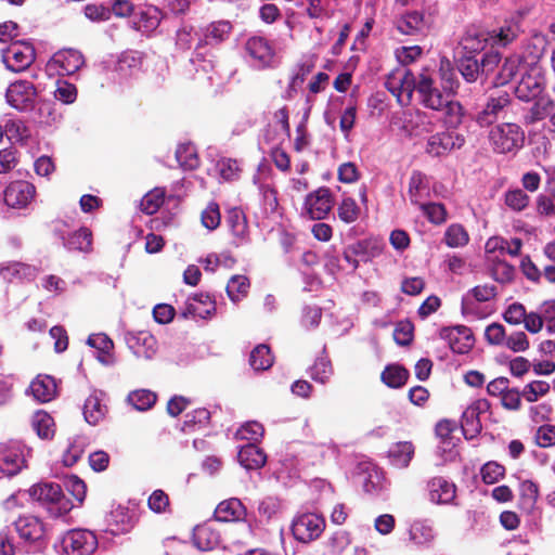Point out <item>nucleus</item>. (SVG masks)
Instances as JSON below:
<instances>
[{"label": "nucleus", "mask_w": 555, "mask_h": 555, "mask_svg": "<svg viewBox=\"0 0 555 555\" xmlns=\"http://www.w3.org/2000/svg\"><path fill=\"white\" fill-rule=\"evenodd\" d=\"M176 159L183 170H195L201 165L197 149L191 141L178 145Z\"/></svg>", "instance_id": "26"}, {"label": "nucleus", "mask_w": 555, "mask_h": 555, "mask_svg": "<svg viewBox=\"0 0 555 555\" xmlns=\"http://www.w3.org/2000/svg\"><path fill=\"white\" fill-rule=\"evenodd\" d=\"M397 29L403 35H415L424 26V15L418 11L408 12L396 23Z\"/></svg>", "instance_id": "35"}, {"label": "nucleus", "mask_w": 555, "mask_h": 555, "mask_svg": "<svg viewBox=\"0 0 555 555\" xmlns=\"http://www.w3.org/2000/svg\"><path fill=\"white\" fill-rule=\"evenodd\" d=\"M249 286L247 276L233 275L227 284V294L233 302H236L247 296Z\"/></svg>", "instance_id": "40"}, {"label": "nucleus", "mask_w": 555, "mask_h": 555, "mask_svg": "<svg viewBox=\"0 0 555 555\" xmlns=\"http://www.w3.org/2000/svg\"><path fill=\"white\" fill-rule=\"evenodd\" d=\"M210 418V412L207 409H195L185 414L181 430L185 434H191L204 429L209 425Z\"/></svg>", "instance_id": "28"}, {"label": "nucleus", "mask_w": 555, "mask_h": 555, "mask_svg": "<svg viewBox=\"0 0 555 555\" xmlns=\"http://www.w3.org/2000/svg\"><path fill=\"white\" fill-rule=\"evenodd\" d=\"M505 204L515 211L525 209L529 204V196L520 189L512 190L505 194Z\"/></svg>", "instance_id": "61"}, {"label": "nucleus", "mask_w": 555, "mask_h": 555, "mask_svg": "<svg viewBox=\"0 0 555 555\" xmlns=\"http://www.w3.org/2000/svg\"><path fill=\"white\" fill-rule=\"evenodd\" d=\"M413 324L408 321H400L397 323L393 331V339L400 346H409L413 340Z\"/></svg>", "instance_id": "59"}, {"label": "nucleus", "mask_w": 555, "mask_h": 555, "mask_svg": "<svg viewBox=\"0 0 555 555\" xmlns=\"http://www.w3.org/2000/svg\"><path fill=\"white\" fill-rule=\"evenodd\" d=\"M194 545L201 551H210L220 543V534L208 526L196 527L193 533Z\"/></svg>", "instance_id": "29"}, {"label": "nucleus", "mask_w": 555, "mask_h": 555, "mask_svg": "<svg viewBox=\"0 0 555 555\" xmlns=\"http://www.w3.org/2000/svg\"><path fill=\"white\" fill-rule=\"evenodd\" d=\"M98 547L96 537L89 530L75 529L66 533L63 548L72 555H90Z\"/></svg>", "instance_id": "8"}, {"label": "nucleus", "mask_w": 555, "mask_h": 555, "mask_svg": "<svg viewBox=\"0 0 555 555\" xmlns=\"http://www.w3.org/2000/svg\"><path fill=\"white\" fill-rule=\"evenodd\" d=\"M530 344L527 335L522 331L513 332L506 335V340L503 347L512 350L513 352H522L529 348Z\"/></svg>", "instance_id": "60"}, {"label": "nucleus", "mask_w": 555, "mask_h": 555, "mask_svg": "<svg viewBox=\"0 0 555 555\" xmlns=\"http://www.w3.org/2000/svg\"><path fill=\"white\" fill-rule=\"evenodd\" d=\"M4 139H29L24 121L21 119H3Z\"/></svg>", "instance_id": "53"}, {"label": "nucleus", "mask_w": 555, "mask_h": 555, "mask_svg": "<svg viewBox=\"0 0 555 555\" xmlns=\"http://www.w3.org/2000/svg\"><path fill=\"white\" fill-rule=\"evenodd\" d=\"M488 43V34L478 29H468L461 40L467 53H479Z\"/></svg>", "instance_id": "34"}, {"label": "nucleus", "mask_w": 555, "mask_h": 555, "mask_svg": "<svg viewBox=\"0 0 555 555\" xmlns=\"http://www.w3.org/2000/svg\"><path fill=\"white\" fill-rule=\"evenodd\" d=\"M274 358L271 349L266 344L256 346L249 356V364L255 371L269 370L273 364Z\"/></svg>", "instance_id": "33"}, {"label": "nucleus", "mask_w": 555, "mask_h": 555, "mask_svg": "<svg viewBox=\"0 0 555 555\" xmlns=\"http://www.w3.org/2000/svg\"><path fill=\"white\" fill-rule=\"evenodd\" d=\"M245 51L257 68L264 69L273 66L275 51L267 38L250 37L245 43Z\"/></svg>", "instance_id": "9"}, {"label": "nucleus", "mask_w": 555, "mask_h": 555, "mask_svg": "<svg viewBox=\"0 0 555 555\" xmlns=\"http://www.w3.org/2000/svg\"><path fill=\"white\" fill-rule=\"evenodd\" d=\"M542 78L532 74L522 75L520 81L515 87V95L524 102L535 99L543 91Z\"/></svg>", "instance_id": "20"}, {"label": "nucleus", "mask_w": 555, "mask_h": 555, "mask_svg": "<svg viewBox=\"0 0 555 555\" xmlns=\"http://www.w3.org/2000/svg\"><path fill=\"white\" fill-rule=\"evenodd\" d=\"M108 528L112 534L128 532L134 525V517L127 507L117 506L107 518Z\"/></svg>", "instance_id": "24"}, {"label": "nucleus", "mask_w": 555, "mask_h": 555, "mask_svg": "<svg viewBox=\"0 0 555 555\" xmlns=\"http://www.w3.org/2000/svg\"><path fill=\"white\" fill-rule=\"evenodd\" d=\"M24 464L25 459L20 448L9 444L0 446V472L13 476L22 469Z\"/></svg>", "instance_id": "17"}, {"label": "nucleus", "mask_w": 555, "mask_h": 555, "mask_svg": "<svg viewBox=\"0 0 555 555\" xmlns=\"http://www.w3.org/2000/svg\"><path fill=\"white\" fill-rule=\"evenodd\" d=\"M1 57L7 69L23 73L35 62L36 50L29 42L14 41L2 50Z\"/></svg>", "instance_id": "3"}, {"label": "nucleus", "mask_w": 555, "mask_h": 555, "mask_svg": "<svg viewBox=\"0 0 555 555\" xmlns=\"http://www.w3.org/2000/svg\"><path fill=\"white\" fill-rule=\"evenodd\" d=\"M149 508L156 514L170 511L169 495L162 489L154 490L147 499Z\"/></svg>", "instance_id": "51"}, {"label": "nucleus", "mask_w": 555, "mask_h": 555, "mask_svg": "<svg viewBox=\"0 0 555 555\" xmlns=\"http://www.w3.org/2000/svg\"><path fill=\"white\" fill-rule=\"evenodd\" d=\"M550 391V384L545 380H533L527 384L521 395L529 403L538 401L539 398L544 397Z\"/></svg>", "instance_id": "49"}, {"label": "nucleus", "mask_w": 555, "mask_h": 555, "mask_svg": "<svg viewBox=\"0 0 555 555\" xmlns=\"http://www.w3.org/2000/svg\"><path fill=\"white\" fill-rule=\"evenodd\" d=\"M415 448L411 441H399L392 444L388 451V456L393 466L405 468L414 456Z\"/></svg>", "instance_id": "27"}, {"label": "nucleus", "mask_w": 555, "mask_h": 555, "mask_svg": "<svg viewBox=\"0 0 555 555\" xmlns=\"http://www.w3.org/2000/svg\"><path fill=\"white\" fill-rule=\"evenodd\" d=\"M30 391L37 401L49 402L56 396V382L52 376L38 375L30 383Z\"/></svg>", "instance_id": "23"}, {"label": "nucleus", "mask_w": 555, "mask_h": 555, "mask_svg": "<svg viewBox=\"0 0 555 555\" xmlns=\"http://www.w3.org/2000/svg\"><path fill=\"white\" fill-rule=\"evenodd\" d=\"M468 294L478 302H487L498 296V288L493 284H482L473 287Z\"/></svg>", "instance_id": "63"}, {"label": "nucleus", "mask_w": 555, "mask_h": 555, "mask_svg": "<svg viewBox=\"0 0 555 555\" xmlns=\"http://www.w3.org/2000/svg\"><path fill=\"white\" fill-rule=\"evenodd\" d=\"M53 61L66 75L75 74L85 64L82 53L75 49H64L56 52L53 56Z\"/></svg>", "instance_id": "21"}, {"label": "nucleus", "mask_w": 555, "mask_h": 555, "mask_svg": "<svg viewBox=\"0 0 555 555\" xmlns=\"http://www.w3.org/2000/svg\"><path fill=\"white\" fill-rule=\"evenodd\" d=\"M360 207L352 197H344L337 207L338 218L345 223H352L360 216Z\"/></svg>", "instance_id": "47"}, {"label": "nucleus", "mask_w": 555, "mask_h": 555, "mask_svg": "<svg viewBox=\"0 0 555 555\" xmlns=\"http://www.w3.org/2000/svg\"><path fill=\"white\" fill-rule=\"evenodd\" d=\"M526 319V308L520 302L509 305L503 312V320L511 325H519Z\"/></svg>", "instance_id": "62"}, {"label": "nucleus", "mask_w": 555, "mask_h": 555, "mask_svg": "<svg viewBox=\"0 0 555 555\" xmlns=\"http://www.w3.org/2000/svg\"><path fill=\"white\" fill-rule=\"evenodd\" d=\"M333 373V367L331 361L321 357L315 360L313 365L310 369V376L313 380L324 384L328 380L330 376Z\"/></svg>", "instance_id": "50"}, {"label": "nucleus", "mask_w": 555, "mask_h": 555, "mask_svg": "<svg viewBox=\"0 0 555 555\" xmlns=\"http://www.w3.org/2000/svg\"><path fill=\"white\" fill-rule=\"evenodd\" d=\"M428 499L437 505L459 506L457 486L444 476H434L426 482Z\"/></svg>", "instance_id": "5"}, {"label": "nucleus", "mask_w": 555, "mask_h": 555, "mask_svg": "<svg viewBox=\"0 0 555 555\" xmlns=\"http://www.w3.org/2000/svg\"><path fill=\"white\" fill-rule=\"evenodd\" d=\"M461 427L463 435L467 440L477 437L482 429L479 416L474 414V411L470 412L468 410H465L462 415Z\"/></svg>", "instance_id": "46"}, {"label": "nucleus", "mask_w": 555, "mask_h": 555, "mask_svg": "<svg viewBox=\"0 0 555 555\" xmlns=\"http://www.w3.org/2000/svg\"><path fill=\"white\" fill-rule=\"evenodd\" d=\"M104 400L105 393L95 389L87 397L83 404V416L88 424L94 426L105 418L108 408Z\"/></svg>", "instance_id": "14"}, {"label": "nucleus", "mask_w": 555, "mask_h": 555, "mask_svg": "<svg viewBox=\"0 0 555 555\" xmlns=\"http://www.w3.org/2000/svg\"><path fill=\"white\" fill-rule=\"evenodd\" d=\"M443 240L449 247L456 248L467 245L469 235L462 224L452 223L447 228Z\"/></svg>", "instance_id": "39"}, {"label": "nucleus", "mask_w": 555, "mask_h": 555, "mask_svg": "<svg viewBox=\"0 0 555 555\" xmlns=\"http://www.w3.org/2000/svg\"><path fill=\"white\" fill-rule=\"evenodd\" d=\"M240 464L248 470L261 468L267 462V454L255 443L243 446L237 454Z\"/></svg>", "instance_id": "22"}, {"label": "nucleus", "mask_w": 555, "mask_h": 555, "mask_svg": "<svg viewBox=\"0 0 555 555\" xmlns=\"http://www.w3.org/2000/svg\"><path fill=\"white\" fill-rule=\"evenodd\" d=\"M456 429V423L450 420H441L437 423L435 433L437 438L440 439L442 444L447 447L454 446L453 443V433Z\"/></svg>", "instance_id": "58"}, {"label": "nucleus", "mask_w": 555, "mask_h": 555, "mask_svg": "<svg viewBox=\"0 0 555 555\" xmlns=\"http://www.w3.org/2000/svg\"><path fill=\"white\" fill-rule=\"evenodd\" d=\"M128 346L138 358L151 359L156 352V339L149 332H139L128 338Z\"/></svg>", "instance_id": "19"}, {"label": "nucleus", "mask_w": 555, "mask_h": 555, "mask_svg": "<svg viewBox=\"0 0 555 555\" xmlns=\"http://www.w3.org/2000/svg\"><path fill=\"white\" fill-rule=\"evenodd\" d=\"M423 214L427 217L428 221L434 224H442L447 221V208L441 203H426L418 204Z\"/></svg>", "instance_id": "48"}, {"label": "nucleus", "mask_w": 555, "mask_h": 555, "mask_svg": "<svg viewBox=\"0 0 555 555\" xmlns=\"http://www.w3.org/2000/svg\"><path fill=\"white\" fill-rule=\"evenodd\" d=\"M408 534L409 541L415 545H424L435 538L433 528L421 520H415L410 525Z\"/></svg>", "instance_id": "36"}, {"label": "nucleus", "mask_w": 555, "mask_h": 555, "mask_svg": "<svg viewBox=\"0 0 555 555\" xmlns=\"http://www.w3.org/2000/svg\"><path fill=\"white\" fill-rule=\"evenodd\" d=\"M418 103L425 108L433 111L448 109V117L444 122L449 128H456L462 120L459 103H453L437 87L435 73L425 68L417 75L415 91Z\"/></svg>", "instance_id": "1"}, {"label": "nucleus", "mask_w": 555, "mask_h": 555, "mask_svg": "<svg viewBox=\"0 0 555 555\" xmlns=\"http://www.w3.org/2000/svg\"><path fill=\"white\" fill-rule=\"evenodd\" d=\"M37 89L28 80H16L9 85L5 99L14 108L21 112L31 111L35 106Z\"/></svg>", "instance_id": "6"}, {"label": "nucleus", "mask_w": 555, "mask_h": 555, "mask_svg": "<svg viewBox=\"0 0 555 555\" xmlns=\"http://www.w3.org/2000/svg\"><path fill=\"white\" fill-rule=\"evenodd\" d=\"M333 205L332 191L326 186H320L306 196L301 214L311 220H323L332 210Z\"/></svg>", "instance_id": "4"}, {"label": "nucleus", "mask_w": 555, "mask_h": 555, "mask_svg": "<svg viewBox=\"0 0 555 555\" xmlns=\"http://www.w3.org/2000/svg\"><path fill=\"white\" fill-rule=\"evenodd\" d=\"M535 441L540 448H550L555 446V425H542L535 434Z\"/></svg>", "instance_id": "64"}, {"label": "nucleus", "mask_w": 555, "mask_h": 555, "mask_svg": "<svg viewBox=\"0 0 555 555\" xmlns=\"http://www.w3.org/2000/svg\"><path fill=\"white\" fill-rule=\"evenodd\" d=\"M13 525L18 537L25 542L35 543L46 537V526L37 516H20Z\"/></svg>", "instance_id": "12"}, {"label": "nucleus", "mask_w": 555, "mask_h": 555, "mask_svg": "<svg viewBox=\"0 0 555 555\" xmlns=\"http://www.w3.org/2000/svg\"><path fill=\"white\" fill-rule=\"evenodd\" d=\"M359 470V478L364 492L367 494H378L384 490V476L375 465L372 463H361Z\"/></svg>", "instance_id": "15"}, {"label": "nucleus", "mask_w": 555, "mask_h": 555, "mask_svg": "<svg viewBox=\"0 0 555 555\" xmlns=\"http://www.w3.org/2000/svg\"><path fill=\"white\" fill-rule=\"evenodd\" d=\"M29 495L42 504L50 516L59 518L68 514L74 505L59 483H37L29 489Z\"/></svg>", "instance_id": "2"}, {"label": "nucleus", "mask_w": 555, "mask_h": 555, "mask_svg": "<svg viewBox=\"0 0 555 555\" xmlns=\"http://www.w3.org/2000/svg\"><path fill=\"white\" fill-rule=\"evenodd\" d=\"M408 76L409 77H405V79H401L398 86V92H393L392 94L401 106L409 105L411 103L417 81V76H415L410 69Z\"/></svg>", "instance_id": "41"}, {"label": "nucleus", "mask_w": 555, "mask_h": 555, "mask_svg": "<svg viewBox=\"0 0 555 555\" xmlns=\"http://www.w3.org/2000/svg\"><path fill=\"white\" fill-rule=\"evenodd\" d=\"M157 400V395L147 389L134 390L128 395L129 403L138 411L150 410Z\"/></svg>", "instance_id": "43"}, {"label": "nucleus", "mask_w": 555, "mask_h": 555, "mask_svg": "<svg viewBox=\"0 0 555 555\" xmlns=\"http://www.w3.org/2000/svg\"><path fill=\"white\" fill-rule=\"evenodd\" d=\"M227 224L236 237L243 238L247 234L246 216L240 208H232L228 211Z\"/></svg>", "instance_id": "42"}, {"label": "nucleus", "mask_w": 555, "mask_h": 555, "mask_svg": "<svg viewBox=\"0 0 555 555\" xmlns=\"http://www.w3.org/2000/svg\"><path fill=\"white\" fill-rule=\"evenodd\" d=\"M232 31V25L229 21H217L206 26L204 38L199 40V47L209 44H219L228 39Z\"/></svg>", "instance_id": "25"}, {"label": "nucleus", "mask_w": 555, "mask_h": 555, "mask_svg": "<svg viewBox=\"0 0 555 555\" xmlns=\"http://www.w3.org/2000/svg\"><path fill=\"white\" fill-rule=\"evenodd\" d=\"M216 310L215 299L209 294L199 293L189 297L185 308L181 311V317L183 319L196 317L208 319L216 313Z\"/></svg>", "instance_id": "13"}, {"label": "nucleus", "mask_w": 555, "mask_h": 555, "mask_svg": "<svg viewBox=\"0 0 555 555\" xmlns=\"http://www.w3.org/2000/svg\"><path fill=\"white\" fill-rule=\"evenodd\" d=\"M459 70L467 82H475L481 76L479 61L474 56H463L457 63Z\"/></svg>", "instance_id": "45"}, {"label": "nucleus", "mask_w": 555, "mask_h": 555, "mask_svg": "<svg viewBox=\"0 0 555 555\" xmlns=\"http://www.w3.org/2000/svg\"><path fill=\"white\" fill-rule=\"evenodd\" d=\"M214 516L221 522L243 521L246 517V508L238 499L231 498L217 505Z\"/></svg>", "instance_id": "16"}, {"label": "nucleus", "mask_w": 555, "mask_h": 555, "mask_svg": "<svg viewBox=\"0 0 555 555\" xmlns=\"http://www.w3.org/2000/svg\"><path fill=\"white\" fill-rule=\"evenodd\" d=\"M36 188L24 180L11 182L4 190V202L12 208H24L35 197Z\"/></svg>", "instance_id": "11"}, {"label": "nucleus", "mask_w": 555, "mask_h": 555, "mask_svg": "<svg viewBox=\"0 0 555 555\" xmlns=\"http://www.w3.org/2000/svg\"><path fill=\"white\" fill-rule=\"evenodd\" d=\"M488 139H525L520 127L514 122L491 125Z\"/></svg>", "instance_id": "38"}, {"label": "nucleus", "mask_w": 555, "mask_h": 555, "mask_svg": "<svg viewBox=\"0 0 555 555\" xmlns=\"http://www.w3.org/2000/svg\"><path fill=\"white\" fill-rule=\"evenodd\" d=\"M409 376L410 373L404 366L389 364L382 372L380 379L390 388H401L406 384Z\"/></svg>", "instance_id": "31"}, {"label": "nucleus", "mask_w": 555, "mask_h": 555, "mask_svg": "<svg viewBox=\"0 0 555 555\" xmlns=\"http://www.w3.org/2000/svg\"><path fill=\"white\" fill-rule=\"evenodd\" d=\"M264 434L263 426L258 422H247L243 426H241L236 433V439L248 440V441H258L262 438Z\"/></svg>", "instance_id": "54"}, {"label": "nucleus", "mask_w": 555, "mask_h": 555, "mask_svg": "<svg viewBox=\"0 0 555 555\" xmlns=\"http://www.w3.org/2000/svg\"><path fill=\"white\" fill-rule=\"evenodd\" d=\"M428 188V181L426 175H424L420 170H414L411 173L410 181H409V196L411 199V203L414 205L420 204V197L422 191L426 190Z\"/></svg>", "instance_id": "44"}, {"label": "nucleus", "mask_w": 555, "mask_h": 555, "mask_svg": "<svg viewBox=\"0 0 555 555\" xmlns=\"http://www.w3.org/2000/svg\"><path fill=\"white\" fill-rule=\"evenodd\" d=\"M166 191L163 188H155L147 192L141 199L140 208L146 215H154L165 202Z\"/></svg>", "instance_id": "37"}, {"label": "nucleus", "mask_w": 555, "mask_h": 555, "mask_svg": "<svg viewBox=\"0 0 555 555\" xmlns=\"http://www.w3.org/2000/svg\"><path fill=\"white\" fill-rule=\"evenodd\" d=\"M485 339L491 346L503 347L506 340L505 327L498 322L489 324L485 330Z\"/></svg>", "instance_id": "57"}, {"label": "nucleus", "mask_w": 555, "mask_h": 555, "mask_svg": "<svg viewBox=\"0 0 555 555\" xmlns=\"http://www.w3.org/2000/svg\"><path fill=\"white\" fill-rule=\"evenodd\" d=\"M515 268L504 260L493 262L491 267V278L499 283H509L513 281Z\"/></svg>", "instance_id": "55"}, {"label": "nucleus", "mask_w": 555, "mask_h": 555, "mask_svg": "<svg viewBox=\"0 0 555 555\" xmlns=\"http://www.w3.org/2000/svg\"><path fill=\"white\" fill-rule=\"evenodd\" d=\"M512 102L511 94L505 90L494 89L490 92L483 109L478 113L476 122L480 127H490L496 119L498 114Z\"/></svg>", "instance_id": "10"}, {"label": "nucleus", "mask_w": 555, "mask_h": 555, "mask_svg": "<svg viewBox=\"0 0 555 555\" xmlns=\"http://www.w3.org/2000/svg\"><path fill=\"white\" fill-rule=\"evenodd\" d=\"M480 475L485 483L493 485L504 477L505 467L498 462L490 461L482 465Z\"/></svg>", "instance_id": "52"}, {"label": "nucleus", "mask_w": 555, "mask_h": 555, "mask_svg": "<svg viewBox=\"0 0 555 555\" xmlns=\"http://www.w3.org/2000/svg\"><path fill=\"white\" fill-rule=\"evenodd\" d=\"M325 528L322 516L307 513L298 516L292 525V532L296 540L308 543L318 539Z\"/></svg>", "instance_id": "7"}, {"label": "nucleus", "mask_w": 555, "mask_h": 555, "mask_svg": "<svg viewBox=\"0 0 555 555\" xmlns=\"http://www.w3.org/2000/svg\"><path fill=\"white\" fill-rule=\"evenodd\" d=\"M469 331L465 326L448 327L441 331V337L449 340L450 348L456 353H465L472 348Z\"/></svg>", "instance_id": "18"}, {"label": "nucleus", "mask_w": 555, "mask_h": 555, "mask_svg": "<svg viewBox=\"0 0 555 555\" xmlns=\"http://www.w3.org/2000/svg\"><path fill=\"white\" fill-rule=\"evenodd\" d=\"M64 245L69 250L88 253L92 247V232L88 228H80L68 236Z\"/></svg>", "instance_id": "32"}, {"label": "nucleus", "mask_w": 555, "mask_h": 555, "mask_svg": "<svg viewBox=\"0 0 555 555\" xmlns=\"http://www.w3.org/2000/svg\"><path fill=\"white\" fill-rule=\"evenodd\" d=\"M31 426L41 439L50 440L55 435V423L53 417L42 410L34 413Z\"/></svg>", "instance_id": "30"}, {"label": "nucleus", "mask_w": 555, "mask_h": 555, "mask_svg": "<svg viewBox=\"0 0 555 555\" xmlns=\"http://www.w3.org/2000/svg\"><path fill=\"white\" fill-rule=\"evenodd\" d=\"M202 224L208 230H215L220 225L221 214L218 203L210 202L201 215Z\"/></svg>", "instance_id": "56"}]
</instances>
